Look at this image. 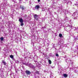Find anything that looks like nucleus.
Returning <instances> with one entry per match:
<instances>
[{"label": "nucleus", "mask_w": 78, "mask_h": 78, "mask_svg": "<svg viewBox=\"0 0 78 78\" xmlns=\"http://www.w3.org/2000/svg\"><path fill=\"white\" fill-rule=\"evenodd\" d=\"M38 2H40V0H37Z\"/></svg>", "instance_id": "obj_13"}, {"label": "nucleus", "mask_w": 78, "mask_h": 78, "mask_svg": "<svg viewBox=\"0 0 78 78\" xmlns=\"http://www.w3.org/2000/svg\"><path fill=\"white\" fill-rule=\"evenodd\" d=\"M59 36L60 37H61L62 36V35L61 34H59Z\"/></svg>", "instance_id": "obj_7"}, {"label": "nucleus", "mask_w": 78, "mask_h": 78, "mask_svg": "<svg viewBox=\"0 0 78 78\" xmlns=\"http://www.w3.org/2000/svg\"><path fill=\"white\" fill-rule=\"evenodd\" d=\"M56 56H59V55H58V54L56 53L55 55Z\"/></svg>", "instance_id": "obj_12"}, {"label": "nucleus", "mask_w": 78, "mask_h": 78, "mask_svg": "<svg viewBox=\"0 0 78 78\" xmlns=\"http://www.w3.org/2000/svg\"><path fill=\"white\" fill-rule=\"evenodd\" d=\"M63 76L65 78H67V76H67V75L66 74H63Z\"/></svg>", "instance_id": "obj_4"}, {"label": "nucleus", "mask_w": 78, "mask_h": 78, "mask_svg": "<svg viewBox=\"0 0 78 78\" xmlns=\"http://www.w3.org/2000/svg\"><path fill=\"white\" fill-rule=\"evenodd\" d=\"M26 72L27 74V75H30V73H31V72H30V71H28V70H26Z\"/></svg>", "instance_id": "obj_2"}, {"label": "nucleus", "mask_w": 78, "mask_h": 78, "mask_svg": "<svg viewBox=\"0 0 78 78\" xmlns=\"http://www.w3.org/2000/svg\"><path fill=\"white\" fill-rule=\"evenodd\" d=\"M9 57L12 58V59H13V58H14V56L12 55H9Z\"/></svg>", "instance_id": "obj_5"}, {"label": "nucleus", "mask_w": 78, "mask_h": 78, "mask_svg": "<svg viewBox=\"0 0 78 78\" xmlns=\"http://www.w3.org/2000/svg\"><path fill=\"white\" fill-rule=\"evenodd\" d=\"M19 21L20 23H22L23 22V20L22 18H20L19 19Z\"/></svg>", "instance_id": "obj_1"}, {"label": "nucleus", "mask_w": 78, "mask_h": 78, "mask_svg": "<svg viewBox=\"0 0 78 78\" xmlns=\"http://www.w3.org/2000/svg\"><path fill=\"white\" fill-rule=\"evenodd\" d=\"M20 0V1H21V0Z\"/></svg>", "instance_id": "obj_14"}, {"label": "nucleus", "mask_w": 78, "mask_h": 78, "mask_svg": "<svg viewBox=\"0 0 78 78\" xmlns=\"http://www.w3.org/2000/svg\"><path fill=\"white\" fill-rule=\"evenodd\" d=\"M40 8V6H39V5H37L35 6L36 9H39V8Z\"/></svg>", "instance_id": "obj_3"}, {"label": "nucleus", "mask_w": 78, "mask_h": 78, "mask_svg": "<svg viewBox=\"0 0 78 78\" xmlns=\"http://www.w3.org/2000/svg\"><path fill=\"white\" fill-rule=\"evenodd\" d=\"M48 62L49 64H51V61L50 60H48Z\"/></svg>", "instance_id": "obj_6"}, {"label": "nucleus", "mask_w": 78, "mask_h": 78, "mask_svg": "<svg viewBox=\"0 0 78 78\" xmlns=\"http://www.w3.org/2000/svg\"><path fill=\"white\" fill-rule=\"evenodd\" d=\"M21 23V26H23V23Z\"/></svg>", "instance_id": "obj_10"}, {"label": "nucleus", "mask_w": 78, "mask_h": 78, "mask_svg": "<svg viewBox=\"0 0 78 78\" xmlns=\"http://www.w3.org/2000/svg\"><path fill=\"white\" fill-rule=\"evenodd\" d=\"M37 17V15L36 14H35L34 15V17H35V19H36V17Z\"/></svg>", "instance_id": "obj_9"}, {"label": "nucleus", "mask_w": 78, "mask_h": 78, "mask_svg": "<svg viewBox=\"0 0 78 78\" xmlns=\"http://www.w3.org/2000/svg\"><path fill=\"white\" fill-rule=\"evenodd\" d=\"M2 62H3V64H4V65H6V63L5 62V61H4V60H3L2 61Z\"/></svg>", "instance_id": "obj_8"}, {"label": "nucleus", "mask_w": 78, "mask_h": 78, "mask_svg": "<svg viewBox=\"0 0 78 78\" xmlns=\"http://www.w3.org/2000/svg\"><path fill=\"white\" fill-rule=\"evenodd\" d=\"M1 41H3V37H1Z\"/></svg>", "instance_id": "obj_11"}]
</instances>
